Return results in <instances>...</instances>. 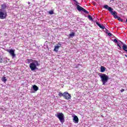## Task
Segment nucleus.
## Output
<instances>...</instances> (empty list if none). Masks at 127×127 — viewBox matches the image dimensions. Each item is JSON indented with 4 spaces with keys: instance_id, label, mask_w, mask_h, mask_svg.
<instances>
[{
    "instance_id": "12",
    "label": "nucleus",
    "mask_w": 127,
    "mask_h": 127,
    "mask_svg": "<svg viewBox=\"0 0 127 127\" xmlns=\"http://www.w3.org/2000/svg\"><path fill=\"white\" fill-rule=\"evenodd\" d=\"M59 48H60V46H56L55 47V49L54 50V51L55 52H56V53L58 52V51L59 50Z\"/></svg>"
},
{
    "instance_id": "22",
    "label": "nucleus",
    "mask_w": 127,
    "mask_h": 127,
    "mask_svg": "<svg viewBox=\"0 0 127 127\" xmlns=\"http://www.w3.org/2000/svg\"><path fill=\"white\" fill-rule=\"evenodd\" d=\"M49 14H54V11L53 10H50L49 11Z\"/></svg>"
},
{
    "instance_id": "27",
    "label": "nucleus",
    "mask_w": 127,
    "mask_h": 127,
    "mask_svg": "<svg viewBox=\"0 0 127 127\" xmlns=\"http://www.w3.org/2000/svg\"><path fill=\"white\" fill-rule=\"evenodd\" d=\"M58 45H59V46H60V47H61V45H62L61 44V43H59Z\"/></svg>"
},
{
    "instance_id": "6",
    "label": "nucleus",
    "mask_w": 127,
    "mask_h": 127,
    "mask_svg": "<svg viewBox=\"0 0 127 127\" xmlns=\"http://www.w3.org/2000/svg\"><path fill=\"white\" fill-rule=\"evenodd\" d=\"M7 16V13L6 11H2L1 9H0V19H5Z\"/></svg>"
},
{
    "instance_id": "28",
    "label": "nucleus",
    "mask_w": 127,
    "mask_h": 127,
    "mask_svg": "<svg viewBox=\"0 0 127 127\" xmlns=\"http://www.w3.org/2000/svg\"><path fill=\"white\" fill-rule=\"evenodd\" d=\"M106 33H107V34L109 33V30H106Z\"/></svg>"
},
{
    "instance_id": "2",
    "label": "nucleus",
    "mask_w": 127,
    "mask_h": 127,
    "mask_svg": "<svg viewBox=\"0 0 127 127\" xmlns=\"http://www.w3.org/2000/svg\"><path fill=\"white\" fill-rule=\"evenodd\" d=\"M103 8L105 9H108L109 11L111 13L112 15H113L114 17V18H119V16L117 14H118V13L116 12V11H113L114 10V9H113L112 7L109 6L108 5H104L103 6Z\"/></svg>"
},
{
    "instance_id": "15",
    "label": "nucleus",
    "mask_w": 127,
    "mask_h": 127,
    "mask_svg": "<svg viewBox=\"0 0 127 127\" xmlns=\"http://www.w3.org/2000/svg\"><path fill=\"white\" fill-rule=\"evenodd\" d=\"M123 50H124V51H126V52H127V45H126V44H123Z\"/></svg>"
},
{
    "instance_id": "29",
    "label": "nucleus",
    "mask_w": 127,
    "mask_h": 127,
    "mask_svg": "<svg viewBox=\"0 0 127 127\" xmlns=\"http://www.w3.org/2000/svg\"><path fill=\"white\" fill-rule=\"evenodd\" d=\"M28 4H30V2H28Z\"/></svg>"
},
{
    "instance_id": "34",
    "label": "nucleus",
    "mask_w": 127,
    "mask_h": 127,
    "mask_svg": "<svg viewBox=\"0 0 127 127\" xmlns=\"http://www.w3.org/2000/svg\"><path fill=\"white\" fill-rule=\"evenodd\" d=\"M126 53H127V52H126Z\"/></svg>"
},
{
    "instance_id": "3",
    "label": "nucleus",
    "mask_w": 127,
    "mask_h": 127,
    "mask_svg": "<svg viewBox=\"0 0 127 127\" xmlns=\"http://www.w3.org/2000/svg\"><path fill=\"white\" fill-rule=\"evenodd\" d=\"M98 75L101 79L103 85H106V83L109 81V76L105 73H99Z\"/></svg>"
},
{
    "instance_id": "8",
    "label": "nucleus",
    "mask_w": 127,
    "mask_h": 127,
    "mask_svg": "<svg viewBox=\"0 0 127 127\" xmlns=\"http://www.w3.org/2000/svg\"><path fill=\"white\" fill-rule=\"evenodd\" d=\"M64 98L65 100H71V94H69L68 92H64Z\"/></svg>"
},
{
    "instance_id": "10",
    "label": "nucleus",
    "mask_w": 127,
    "mask_h": 127,
    "mask_svg": "<svg viewBox=\"0 0 127 127\" xmlns=\"http://www.w3.org/2000/svg\"><path fill=\"white\" fill-rule=\"evenodd\" d=\"M73 122L75 124H78L79 123V119L76 115L73 117Z\"/></svg>"
},
{
    "instance_id": "23",
    "label": "nucleus",
    "mask_w": 127,
    "mask_h": 127,
    "mask_svg": "<svg viewBox=\"0 0 127 127\" xmlns=\"http://www.w3.org/2000/svg\"><path fill=\"white\" fill-rule=\"evenodd\" d=\"M2 59H3V57H1L0 56V63H2Z\"/></svg>"
},
{
    "instance_id": "18",
    "label": "nucleus",
    "mask_w": 127,
    "mask_h": 127,
    "mask_svg": "<svg viewBox=\"0 0 127 127\" xmlns=\"http://www.w3.org/2000/svg\"><path fill=\"white\" fill-rule=\"evenodd\" d=\"M69 38H71V37H74L75 36V33L72 32L69 34Z\"/></svg>"
},
{
    "instance_id": "26",
    "label": "nucleus",
    "mask_w": 127,
    "mask_h": 127,
    "mask_svg": "<svg viewBox=\"0 0 127 127\" xmlns=\"http://www.w3.org/2000/svg\"><path fill=\"white\" fill-rule=\"evenodd\" d=\"M124 91H125V89H122L121 90V93H123V92H124Z\"/></svg>"
},
{
    "instance_id": "30",
    "label": "nucleus",
    "mask_w": 127,
    "mask_h": 127,
    "mask_svg": "<svg viewBox=\"0 0 127 127\" xmlns=\"http://www.w3.org/2000/svg\"><path fill=\"white\" fill-rule=\"evenodd\" d=\"M112 0L114 1L115 0H110V1H112Z\"/></svg>"
},
{
    "instance_id": "24",
    "label": "nucleus",
    "mask_w": 127,
    "mask_h": 127,
    "mask_svg": "<svg viewBox=\"0 0 127 127\" xmlns=\"http://www.w3.org/2000/svg\"><path fill=\"white\" fill-rule=\"evenodd\" d=\"M113 41L114 42H115V43H117V44L119 42V41H118V40H117L116 39H115Z\"/></svg>"
},
{
    "instance_id": "7",
    "label": "nucleus",
    "mask_w": 127,
    "mask_h": 127,
    "mask_svg": "<svg viewBox=\"0 0 127 127\" xmlns=\"http://www.w3.org/2000/svg\"><path fill=\"white\" fill-rule=\"evenodd\" d=\"M7 52H8L10 54V56H11L12 59H14L16 56V55L14 54L15 52V50H13L12 49H9L7 50Z\"/></svg>"
},
{
    "instance_id": "4",
    "label": "nucleus",
    "mask_w": 127,
    "mask_h": 127,
    "mask_svg": "<svg viewBox=\"0 0 127 127\" xmlns=\"http://www.w3.org/2000/svg\"><path fill=\"white\" fill-rule=\"evenodd\" d=\"M55 117H57L61 123V124H64L65 123V119H64V114L62 113H58L55 114Z\"/></svg>"
},
{
    "instance_id": "25",
    "label": "nucleus",
    "mask_w": 127,
    "mask_h": 127,
    "mask_svg": "<svg viewBox=\"0 0 127 127\" xmlns=\"http://www.w3.org/2000/svg\"><path fill=\"white\" fill-rule=\"evenodd\" d=\"M108 35L110 37L113 36V34H112L111 33H108Z\"/></svg>"
},
{
    "instance_id": "1",
    "label": "nucleus",
    "mask_w": 127,
    "mask_h": 127,
    "mask_svg": "<svg viewBox=\"0 0 127 127\" xmlns=\"http://www.w3.org/2000/svg\"><path fill=\"white\" fill-rule=\"evenodd\" d=\"M25 62L27 63V64H30V63L29 67L31 71L38 70V68L37 67L40 66V61L36 60L27 59L25 61Z\"/></svg>"
},
{
    "instance_id": "16",
    "label": "nucleus",
    "mask_w": 127,
    "mask_h": 127,
    "mask_svg": "<svg viewBox=\"0 0 127 127\" xmlns=\"http://www.w3.org/2000/svg\"><path fill=\"white\" fill-rule=\"evenodd\" d=\"M2 63H4V64H6V63H7V59H6V58H3Z\"/></svg>"
},
{
    "instance_id": "11",
    "label": "nucleus",
    "mask_w": 127,
    "mask_h": 127,
    "mask_svg": "<svg viewBox=\"0 0 127 127\" xmlns=\"http://www.w3.org/2000/svg\"><path fill=\"white\" fill-rule=\"evenodd\" d=\"M96 24L99 26V27L101 28V29H105V28H106V27L105 26L100 24L98 22H96Z\"/></svg>"
},
{
    "instance_id": "32",
    "label": "nucleus",
    "mask_w": 127,
    "mask_h": 127,
    "mask_svg": "<svg viewBox=\"0 0 127 127\" xmlns=\"http://www.w3.org/2000/svg\"><path fill=\"white\" fill-rule=\"evenodd\" d=\"M126 22H127V19H126Z\"/></svg>"
},
{
    "instance_id": "19",
    "label": "nucleus",
    "mask_w": 127,
    "mask_h": 127,
    "mask_svg": "<svg viewBox=\"0 0 127 127\" xmlns=\"http://www.w3.org/2000/svg\"><path fill=\"white\" fill-rule=\"evenodd\" d=\"M2 81L4 83H5L6 82V78L5 76H3L2 78Z\"/></svg>"
},
{
    "instance_id": "17",
    "label": "nucleus",
    "mask_w": 127,
    "mask_h": 127,
    "mask_svg": "<svg viewBox=\"0 0 127 127\" xmlns=\"http://www.w3.org/2000/svg\"><path fill=\"white\" fill-rule=\"evenodd\" d=\"M100 71L102 72V73H104V71H106V67L102 66L100 68Z\"/></svg>"
},
{
    "instance_id": "33",
    "label": "nucleus",
    "mask_w": 127,
    "mask_h": 127,
    "mask_svg": "<svg viewBox=\"0 0 127 127\" xmlns=\"http://www.w3.org/2000/svg\"><path fill=\"white\" fill-rule=\"evenodd\" d=\"M32 93H34V92L32 91Z\"/></svg>"
},
{
    "instance_id": "20",
    "label": "nucleus",
    "mask_w": 127,
    "mask_h": 127,
    "mask_svg": "<svg viewBox=\"0 0 127 127\" xmlns=\"http://www.w3.org/2000/svg\"><path fill=\"white\" fill-rule=\"evenodd\" d=\"M88 18L89 19V20L93 21V17H92V16H91V15H89L88 16Z\"/></svg>"
},
{
    "instance_id": "5",
    "label": "nucleus",
    "mask_w": 127,
    "mask_h": 127,
    "mask_svg": "<svg viewBox=\"0 0 127 127\" xmlns=\"http://www.w3.org/2000/svg\"><path fill=\"white\" fill-rule=\"evenodd\" d=\"M73 1L76 2V5L77 6V9L78 10V11H83V12H85V13H86V14H89V12L87 11L86 9H84V8L81 7V6L79 5V3L77 0H73Z\"/></svg>"
},
{
    "instance_id": "31",
    "label": "nucleus",
    "mask_w": 127,
    "mask_h": 127,
    "mask_svg": "<svg viewBox=\"0 0 127 127\" xmlns=\"http://www.w3.org/2000/svg\"><path fill=\"white\" fill-rule=\"evenodd\" d=\"M125 56H126V57H127V55H125Z\"/></svg>"
},
{
    "instance_id": "21",
    "label": "nucleus",
    "mask_w": 127,
    "mask_h": 127,
    "mask_svg": "<svg viewBox=\"0 0 127 127\" xmlns=\"http://www.w3.org/2000/svg\"><path fill=\"white\" fill-rule=\"evenodd\" d=\"M59 96L60 97H64V93H62V92H59Z\"/></svg>"
},
{
    "instance_id": "9",
    "label": "nucleus",
    "mask_w": 127,
    "mask_h": 127,
    "mask_svg": "<svg viewBox=\"0 0 127 127\" xmlns=\"http://www.w3.org/2000/svg\"><path fill=\"white\" fill-rule=\"evenodd\" d=\"M124 43L120 40L118 41V42L117 43V46L119 47V49L121 50L122 49V45H124Z\"/></svg>"
},
{
    "instance_id": "14",
    "label": "nucleus",
    "mask_w": 127,
    "mask_h": 127,
    "mask_svg": "<svg viewBox=\"0 0 127 127\" xmlns=\"http://www.w3.org/2000/svg\"><path fill=\"white\" fill-rule=\"evenodd\" d=\"M2 9H5V8H6V7H7V6L6 5V4L5 3H3L2 5H1Z\"/></svg>"
},
{
    "instance_id": "13",
    "label": "nucleus",
    "mask_w": 127,
    "mask_h": 127,
    "mask_svg": "<svg viewBox=\"0 0 127 127\" xmlns=\"http://www.w3.org/2000/svg\"><path fill=\"white\" fill-rule=\"evenodd\" d=\"M33 90H34V92H37V91H38V87L37 86L34 85L32 87Z\"/></svg>"
}]
</instances>
